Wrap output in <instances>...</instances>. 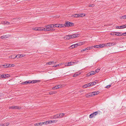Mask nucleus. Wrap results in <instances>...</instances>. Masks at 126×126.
I'll return each mask as SVG.
<instances>
[{"label": "nucleus", "mask_w": 126, "mask_h": 126, "mask_svg": "<svg viewBox=\"0 0 126 126\" xmlns=\"http://www.w3.org/2000/svg\"><path fill=\"white\" fill-rule=\"evenodd\" d=\"M120 18L121 19H126V15L124 16H121L120 17Z\"/></svg>", "instance_id": "23"}, {"label": "nucleus", "mask_w": 126, "mask_h": 126, "mask_svg": "<svg viewBox=\"0 0 126 126\" xmlns=\"http://www.w3.org/2000/svg\"><path fill=\"white\" fill-rule=\"evenodd\" d=\"M87 75V76H91V75L90 74V72L88 73Z\"/></svg>", "instance_id": "49"}, {"label": "nucleus", "mask_w": 126, "mask_h": 126, "mask_svg": "<svg viewBox=\"0 0 126 126\" xmlns=\"http://www.w3.org/2000/svg\"><path fill=\"white\" fill-rule=\"evenodd\" d=\"M32 83V81L31 80H29L24 82L21 83L23 85H27L28 84H30Z\"/></svg>", "instance_id": "6"}, {"label": "nucleus", "mask_w": 126, "mask_h": 126, "mask_svg": "<svg viewBox=\"0 0 126 126\" xmlns=\"http://www.w3.org/2000/svg\"><path fill=\"white\" fill-rule=\"evenodd\" d=\"M51 28L50 24L46 25L44 28V30L45 31H50Z\"/></svg>", "instance_id": "1"}, {"label": "nucleus", "mask_w": 126, "mask_h": 126, "mask_svg": "<svg viewBox=\"0 0 126 126\" xmlns=\"http://www.w3.org/2000/svg\"><path fill=\"white\" fill-rule=\"evenodd\" d=\"M99 70H100L99 69H96L95 70V71H94L95 72V74L96 73L98 72L99 71Z\"/></svg>", "instance_id": "38"}, {"label": "nucleus", "mask_w": 126, "mask_h": 126, "mask_svg": "<svg viewBox=\"0 0 126 126\" xmlns=\"http://www.w3.org/2000/svg\"><path fill=\"white\" fill-rule=\"evenodd\" d=\"M123 35H126V32L122 33Z\"/></svg>", "instance_id": "60"}, {"label": "nucleus", "mask_w": 126, "mask_h": 126, "mask_svg": "<svg viewBox=\"0 0 126 126\" xmlns=\"http://www.w3.org/2000/svg\"><path fill=\"white\" fill-rule=\"evenodd\" d=\"M77 45L76 44L73 45H71L70 47V48H71V47H72V48H74L75 47H77Z\"/></svg>", "instance_id": "19"}, {"label": "nucleus", "mask_w": 126, "mask_h": 126, "mask_svg": "<svg viewBox=\"0 0 126 126\" xmlns=\"http://www.w3.org/2000/svg\"><path fill=\"white\" fill-rule=\"evenodd\" d=\"M25 55L23 54H19L17 55V57H18V58H21L22 57L25 56Z\"/></svg>", "instance_id": "16"}, {"label": "nucleus", "mask_w": 126, "mask_h": 126, "mask_svg": "<svg viewBox=\"0 0 126 126\" xmlns=\"http://www.w3.org/2000/svg\"><path fill=\"white\" fill-rule=\"evenodd\" d=\"M93 93H94V95H96L97 94H98L99 93V91H96L94 92H93Z\"/></svg>", "instance_id": "26"}, {"label": "nucleus", "mask_w": 126, "mask_h": 126, "mask_svg": "<svg viewBox=\"0 0 126 126\" xmlns=\"http://www.w3.org/2000/svg\"><path fill=\"white\" fill-rule=\"evenodd\" d=\"M101 45H102L101 47H104L105 46H106V44H101Z\"/></svg>", "instance_id": "47"}, {"label": "nucleus", "mask_w": 126, "mask_h": 126, "mask_svg": "<svg viewBox=\"0 0 126 126\" xmlns=\"http://www.w3.org/2000/svg\"><path fill=\"white\" fill-rule=\"evenodd\" d=\"M53 94H55L57 93L56 91L52 92Z\"/></svg>", "instance_id": "58"}, {"label": "nucleus", "mask_w": 126, "mask_h": 126, "mask_svg": "<svg viewBox=\"0 0 126 126\" xmlns=\"http://www.w3.org/2000/svg\"><path fill=\"white\" fill-rule=\"evenodd\" d=\"M84 42H80L78 43L77 44H76L77 45V46H78L82 45L84 44Z\"/></svg>", "instance_id": "13"}, {"label": "nucleus", "mask_w": 126, "mask_h": 126, "mask_svg": "<svg viewBox=\"0 0 126 126\" xmlns=\"http://www.w3.org/2000/svg\"><path fill=\"white\" fill-rule=\"evenodd\" d=\"M51 62L52 63V64L53 63V64H55L56 63V62H55L53 61Z\"/></svg>", "instance_id": "55"}, {"label": "nucleus", "mask_w": 126, "mask_h": 126, "mask_svg": "<svg viewBox=\"0 0 126 126\" xmlns=\"http://www.w3.org/2000/svg\"><path fill=\"white\" fill-rule=\"evenodd\" d=\"M55 86V89H56L59 88V87H58V85H56Z\"/></svg>", "instance_id": "51"}, {"label": "nucleus", "mask_w": 126, "mask_h": 126, "mask_svg": "<svg viewBox=\"0 0 126 126\" xmlns=\"http://www.w3.org/2000/svg\"><path fill=\"white\" fill-rule=\"evenodd\" d=\"M8 67H12L11 64H8Z\"/></svg>", "instance_id": "54"}, {"label": "nucleus", "mask_w": 126, "mask_h": 126, "mask_svg": "<svg viewBox=\"0 0 126 126\" xmlns=\"http://www.w3.org/2000/svg\"><path fill=\"white\" fill-rule=\"evenodd\" d=\"M90 74L91 75H94V74H95V72L94 71H92L90 72Z\"/></svg>", "instance_id": "24"}, {"label": "nucleus", "mask_w": 126, "mask_h": 126, "mask_svg": "<svg viewBox=\"0 0 126 126\" xmlns=\"http://www.w3.org/2000/svg\"><path fill=\"white\" fill-rule=\"evenodd\" d=\"M8 64H6V65H4L3 66H5V67L7 68L8 67Z\"/></svg>", "instance_id": "40"}, {"label": "nucleus", "mask_w": 126, "mask_h": 126, "mask_svg": "<svg viewBox=\"0 0 126 126\" xmlns=\"http://www.w3.org/2000/svg\"><path fill=\"white\" fill-rule=\"evenodd\" d=\"M74 24L73 23H71V22H70V26H74Z\"/></svg>", "instance_id": "48"}, {"label": "nucleus", "mask_w": 126, "mask_h": 126, "mask_svg": "<svg viewBox=\"0 0 126 126\" xmlns=\"http://www.w3.org/2000/svg\"><path fill=\"white\" fill-rule=\"evenodd\" d=\"M56 26H55V27H59V24H56Z\"/></svg>", "instance_id": "46"}, {"label": "nucleus", "mask_w": 126, "mask_h": 126, "mask_svg": "<svg viewBox=\"0 0 126 126\" xmlns=\"http://www.w3.org/2000/svg\"><path fill=\"white\" fill-rule=\"evenodd\" d=\"M57 66V65H54L53 66V67H56Z\"/></svg>", "instance_id": "61"}, {"label": "nucleus", "mask_w": 126, "mask_h": 126, "mask_svg": "<svg viewBox=\"0 0 126 126\" xmlns=\"http://www.w3.org/2000/svg\"><path fill=\"white\" fill-rule=\"evenodd\" d=\"M58 87H59V88L61 87L62 86L61 85H58Z\"/></svg>", "instance_id": "56"}, {"label": "nucleus", "mask_w": 126, "mask_h": 126, "mask_svg": "<svg viewBox=\"0 0 126 126\" xmlns=\"http://www.w3.org/2000/svg\"><path fill=\"white\" fill-rule=\"evenodd\" d=\"M59 118V117L58 116V114L54 116L53 117V118L54 119H56Z\"/></svg>", "instance_id": "28"}, {"label": "nucleus", "mask_w": 126, "mask_h": 126, "mask_svg": "<svg viewBox=\"0 0 126 126\" xmlns=\"http://www.w3.org/2000/svg\"><path fill=\"white\" fill-rule=\"evenodd\" d=\"M111 86V85H107L106 87V88H109V87H110Z\"/></svg>", "instance_id": "41"}, {"label": "nucleus", "mask_w": 126, "mask_h": 126, "mask_svg": "<svg viewBox=\"0 0 126 126\" xmlns=\"http://www.w3.org/2000/svg\"><path fill=\"white\" fill-rule=\"evenodd\" d=\"M70 22L67 21L65 23L64 26L65 27L70 26Z\"/></svg>", "instance_id": "10"}, {"label": "nucleus", "mask_w": 126, "mask_h": 126, "mask_svg": "<svg viewBox=\"0 0 126 126\" xmlns=\"http://www.w3.org/2000/svg\"><path fill=\"white\" fill-rule=\"evenodd\" d=\"M98 45V47H99V48H102V47H101V46H102V45L101 44H100Z\"/></svg>", "instance_id": "52"}, {"label": "nucleus", "mask_w": 126, "mask_h": 126, "mask_svg": "<svg viewBox=\"0 0 126 126\" xmlns=\"http://www.w3.org/2000/svg\"><path fill=\"white\" fill-rule=\"evenodd\" d=\"M39 125L40 126H41L44 124V123H43V122L39 123Z\"/></svg>", "instance_id": "42"}, {"label": "nucleus", "mask_w": 126, "mask_h": 126, "mask_svg": "<svg viewBox=\"0 0 126 126\" xmlns=\"http://www.w3.org/2000/svg\"><path fill=\"white\" fill-rule=\"evenodd\" d=\"M9 125V123L8 122L7 123H5L4 124H2L1 126H7Z\"/></svg>", "instance_id": "21"}, {"label": "nucleus", "mask_w": 126, "mask_h": 126, "mask_svg": "<svg viewBox=\"0 0 126 126\" xmlns=\"http://www.w3.org/2000/svg\"><path fill=\"white\" fill-rule=\"evenodd\" d=\"M52 64V63L51 62H49L47 63H46V64L47 65H51Z\"/></svg>", "instance_id": "35"}, {"label": "nucleus", "mask_w": 126, "mask_h": 126, "mask_svg": "<svg viewBox=\"0 0 126 126\" xmlns=\"http://www.w3.org/2000/svg\"><path fill=\"white\" fill-rule=\"evenodd\" d=\"M8 35H6L1 36L0 37V38L2 39H3V38H8Z\"/></svg>", "instance_id": "18"}, {"label": "nucleus", "mask_w": 126, "mask_h": 126, "mask_svg": "<svg viewBox=\"0 0 126 126\" xmlns=\"http://www.w3.org/2000/svg\"><path fill=\"white\" fill-rule=\"evenodd\" d=\"M79 34H73L70 35V38H74L77 37L79 35Z\"/></svg>", "instance_id": "8"}, {"label": "nucleus", "mask_w": 126, "mask_h": 126, "mask_svg": "<svg viewBox=\"0 0 126 126\" xmlns=\"http://www.w3.org/2000/svg\"><path fill=\"white\" fill-rule=\"evenodd\" d=\"M64 114L63 113H61L59 114V115H58V116L59 117H61L62 116H64Z\"/></svg>", "instance_id": "22"}, {"label": "nucleus", "mask_w": 126, "mask_h": 126, "mask_svg": "<svg viewBox=\"0 0 126 126\" xmlns=\"http://www.w3.org/2000/svg\"><path fill=\"white\" fill-rule=\"evenodd\" d=\"M52 89H55V86L53 87L52 88Z\"/></svg>", "instance_id": "62"}, {"label": "nucleus", "mask_w": 126, "mask_h": 126, "mask_svg": "<svg viewBox=\"0 0 126 126\" xmlns=\"http://www.w3.org/2000/svg\"><path fill=\"white\" fill-rule=\"evenodd\" d=\"M92 47H93V46H92ZM93 47H94V48H99L98 45L94 46H93Z\"/></svg>", "instance_id": "45"}, {"label": "nucleus", "mask_w": 126, "mask_h": 126, "mask_svg": "<svg viewBox=\"0 0 126 126\" xmlns=\"http://www.w3.org/2000/svg\"><path fill=\"white\" fill-rule=\"evenodd\" d=\"M78 74H74L73 75V77H76L77 76H78Z\"/></svg>", "instance_id": "44"}, {"label": "nucleus", "mask_w": 126, "mask_h": 126, "mask_svg": "<svg viewBox=\"0 0 126 126\" xmlns=\"http://www.w3.org/2000/svg\"><path fill=\"white\" fill-rule=\"evenodd\" d=\"M116 44V43H108L106 44V46H112Z\"/></svg>", "instance_id": "3"}, {"label": "nucleus", "mask_w": 126, "mask_h": 126, "mask_svg": "<svg viewBox=\"0 0 126 126\" xmlns=\"http://www.w3.org/2000/svg\"><path fill=\"white\" fill-rule=\"evenodd\" d=\"M79 14H75L74 15H72L71 16L72 17L74 18V17H79Z\"/></svg>", "instance_id": "11"}, {"label": "nucleus", "mask_w": 126, "mask_h": 126, "mask_svg": "<svg viewBox=\"0 0 126 126\" xmlns=\"http://www.w3.org/2000/svg\"><path fill=\"white\" fill-rule=\"evenodd\" d=\"M74 63L72 62H69L67 63V64H68L67 65V66H70L72 65Z\"/></svg>", "instance_id": "20"}, {"label": "nucleus", "mask_w": 126, "mask_h": 126, "mask_svg": "<svg viewBox=\"0 0 126 126\" xmlns=\"http://www.w3.org/2000/svg\"><path fill=\"white\" fill-rule=\"evenodd\" d=\"M1 78H3L2 74H0V79Z\"/></svg>", "instance_id": "53"}, {"label": "nucleus", "mask_w": 126, "mask_h": 126, "mask_svg": "<svg viewBox=\"0 0 126 126\" xmlns=\"http://www.w3.org/2000/svg\"><path fill=\"white\" fill-rule=\"evenodd\" d=\"M115 35L116 36H121L122 35V34H121V32H115Z\"/></svg>", "instance_id": "12"}, {"label": "nucleus", "mask_w": 126, "mask_h": 126, "mask_svg": "<svg viewBox=\"0 0 126 126\" xmlns=\"http://www.w3.org/2000/svg\"><path fill=\"white\" fill-rule=\"evenodd\" d=\"M93 48V47H88L87 48H85L83 49H82L81 50V51L83 52L84 51H85L86 50H90Z\"/></svg>", "instance_id": "7"}, {"label": "nucleus", "mask_w": 126, "mask_h": 126, "mask_svg": "<svg viewBox=\"0 0 126 126\" xmlns=\"http://www.w3.org/2000/svg\"><path fill=\"white\" fill-rule=\"evenodd\" d=\"M52 28H55L56 27L55 26H56V24H50Z\"/></svg>", "instance_id": "27"}, {"label": "nucleus", "mask_w": 126, "mask_h": 126, "mask_svg": "<svg viewBox=\"0 0 126 126\" xmlns=\"http://www.w3.org/2000/svg\"><path fill=\"white\" fill-rule=\"evenodd\" d=\"M4 24H9L10 23L9 22L5 21L4 22Z\"/></svg>", "instance_id": "32"}, {"label": "nucleus", "mask_w": 126, "mask_h": 126, "mask_svg": "<svg viewBox=\"0 0 126 126\" xmlns=\"http://www.w3.org/2000/svg\"><path fill=\"white\" fill-rule=\"evenodd\" d=\"M82 87L84 88H86L88 87L87 85L86 84L83 85L82 86Z\"/></svg>", "instance_id": "34"}, {"label": "nucleus", "mask_w": 126, "mask_h": 126, "mask_svg": "<svg viewBox=\"0 0 126 126\" xmlns=\"http://www.w3.org/2000/svg\"><path fill=\"white\" fill-rule=\"evenodd\" d=\"M9 109H17L18 110L20 109L21 108L20 106H12L11 107H9Z\"/></svg>", "instance_id": "2"}, {"label": "nucleus", "mask_w": 126, "mask_h": 126, "mask_svg": "<svg viewBox=\"0 0 126 126\" xmlns=\"http://www.w3.org/2000/svg\"><path fill=\"white\" fill-rule=\"evenodd\" d=\"M94 95V93H93V92L91 93H89L88 94H86L85 95V96L86 97L89 98L90 97H91Z\"/></svg>", "instance_id": "4"}, {"label": "nucleus", "mask_w": 126, "mask_h": 126, "mask_svg": "<svg viewBox=\"0 0 126 126\" xmlns=\"http://www.w3.org/2000/svg\"><path fill=\"white\" fill-rule=\"evenodd\" d=\"M49 94H53L52 92H50L49 93Z\"/></svg>", "instance_id": "57"}, {"label": "nucleus", "mask_w": 126, "mask_h": 126, "mask_svg": "<svg viewBox=\"0 0 126 126\" xmlns=\"http://www.w3.org/2000/svg\"><path fill=\"white\" fill-rule=\"evenodd\" d=\"M94 116L93 113H92L90 115L89 117L90 118H92Z\"/></svg>", "instance_id": "30"}, {"label": "nucleus", "mask_w": 126, "mask_h": 126, "mask_svg": "<svg viewBox=\"0 0 126 126\" xmlns=\"http://www.w3.org/2000/svg\"><path fill=\"white\" fill-rule=\"evenodd\" d=\"M79 15V17H82L83 16H84L85 15H83V14H78Z\"/></svg>", "instance_id": "31"}, {"label": "nucleus", "mask_w": 126, "mask_h": 126, "mask_svg": "<svg viewBox=\"0 0 126 126\" xmlns=\"http://www.w3.org/2000/svg\"><path fill=\"white\" fill-rule=\"evenodd\" d=\"M11 65H12V67H13L14 66V64H11Z\"/></svg>", "instance_id": "64"}, {"label": "nucleus", "mask_w": 126, "mask_h": 126, "mask_svg": "<svg viewBox=\"0 0 126 126\" xmlns=\"http://www.w3.org/2000/svg\"><path fill=\"white\" fill-rule=\"evenodd\" d=\"M92 83H91L90 82V83H89L87 84L88 87L90 86H91V85H92V84H91Z\"/></svg>", "instance_id": "36"}, {"label": "nucleus", "mask_w": 126, "mask_h": 126, "mask_svg": "<svg viewBox=\"0 0 126 126\" xmlns=\"http://www.w3.org/2000/svg\"><path fill=\"white\" fill-rule=\"evenodd\" d=\"M38 31H41L43 30H44V28H38Z\"/></svg>", "instance_id": "33"}, {"label": "nucleus", "mask_w": 126, "mask_h": 126, "mask_svg": "<svg viewBox=\"0 0 126 126\" xmlns=\"http://www.w3.org/2000/svg\"><path fill=\"white\" fill-rule=\"evenodd\" d=\"M51 122H52V121L51 120L50 121H47L43 122V123H44V124L47 125V124H50V123Z\"/></svg>", "instance_id": "15"}, {"label": "nucleus", "mask_w": 126, "mask_h": 126, "mask_svg": "<svg viewBox=\"0 0 126 126\" xmlns=\"http://www.w3.org/2000/svg\"><path fill=\"white\" fill-rule=\"evenodd\" d=\"M3 78H6L9 76V74H2Z\"/></svg>", "instance_id": "17"}, {"label": "nucleus", "mask_w": 126, "mask_h": 126, "mask_svg": "<svg viewBox=\"0 0 126 126\" xmlns=\"http://www.w3.org/2000/svg\"><path fill=\"white\" fill-rule=\"evenodd\" d=\"M34 126H40L39 125V123H37L36 124H35L34 125Z\"/></svg>", "instance_id": "39"}, {"label": "nucleus", "mask_w": 126, "mask_h": 126, "mask_svg": "<svg viewBox=\"0 0 126 126\" xmlns=\"http://www.w3.org/2000/svg\"><path fill=\"white\" fill-rule=\"evenodd\" d=\"M115 33V32H114L112 33V34H111V35H115V34H114Z\"/></svg>", "instance_id": "59"}, {"label": "nucleus", "mask_w": 126, "mask_h": 126, "mask_svg": "<svg viewBox=\"0 0 126 126\" xmlns=\"http://www.w3.org/2000/svg\"><path fill=\"white\" fill-rule=\"evenodd\" d=\"M91 83H92V85H91V86H92L93 85H94L96 83L95 82H90Z\"/></svg>", "instance_id": "37"}, {"label": "nucleus", "mask_w": 126, "mask_h": 126, "mask_svg": "<svg viewBox=\"0 0 126 126\" xmlns=\"http://www.w3.org/2000/svg\"><path fill=\"white\" fill-rule=\"evenodd\" d=\"M32 29L35 30H36L37 31H38V28H33Z\"/></svg>", "instance_id": "43"}, {"label": "nucleus", "mask_w": 126, "mask_h": 126, "mask_svg": "<svg viewBox=\"0 0 126 126\" xmlns=\"http://www.w3.org/2000/svg\"><path fill=\"white\" fill-rule=\"evenodd\" d=\"M126 28V25H123L116 26V29H124Z\"/></svg>", "instance_id": "5"}, {"label": "nucleus", "mask_w": 126, "mask_h": 126, "mask_svg": "<svg viewBox=\"0 0 126 126\" xmlns=\"http://www.w3.org/2000/svg\"><path fill=\"white\" fill-rule=\"evenodd\" d=\"M70 35H67L64 37V38L65 40H69L70 38Z\"/></svg>", "instance_id": "9"}, {"label": "nucleus", "mask_w": 126, "mask_h": 126, "mask_svg": "<svg viewBox=\"0 0 126 126\" xmlns=\"http://www.w3.org/2000/svg\"><path fill=\"white\" fill-rule=\"evenodd\" d=\"M64 24H59V27L60 28H62L64 27Z\"/></svg>", "instance_id": "29"}, {"label": "nucleus", "mask_w": 126, "mask_h": 126, "mask_svg": "<svg viewBox=\"0 0 126 126\" xmlns=\"http://www.w3.org/2000/svg\"><path fill=\"white\" fill-rule=\"evenodd\" d=\"M32 81V83H36L39 82L41 81V80H33Z\"/></svg>", "instance_id": "14"}, {"label": "nucleus", "mask_w": 126, "mask_h": 126, "mask_svg": "<svg viewBox=\"0 0 126 126\" xmlns=\"http://www.w3.org/2000/svg\"><path fill=\"white\" fill-rule=\"evenodd\" d=\"M55 30V29H53V28H51V30L50 31H53Z\"/></svg>", "instance_id": "50"}, {"label": "nucleus", "mask_w": 126, "mask_h": 126, "mask_svg": "<svg viewBox=\"0 0 126 126\" xmlns=\"http://www.w3.org/2000/svg\"><path fill=\"white\" fill-rule=\"evenodd\" d=\"M89 7H92V5H91L90 4V5H89Z\"/></svg>", "instance_id": "63"}, {"label": "nucleus", "mask_w": 126, "mask_h": 126, "mask_svg": "<svg viewBox=\"0 0 126 126\" xmlns=\"http://www.w3.org/2000/svg\"><path fill=\"white\" fill-rule=\"evenodd\" d=\"M98 113V111H95V112L92 113L94 116L96 115Z\"/></svg>", "instance_id": "25"}]
</instances>
